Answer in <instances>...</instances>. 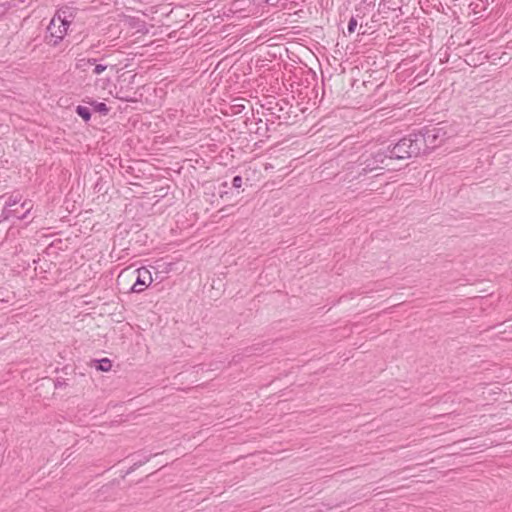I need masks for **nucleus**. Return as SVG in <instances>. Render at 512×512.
<instances>
[{"mask_svg": "<svg viewBox=\"0 0 512 512\" xmlns=\"http://www.w3.org/2000/svg\"><path fill=\"white\" fill-rule=\"evenodd\" d=\"M445 136L446 132L444 131L443 127H433L427 129L424 134V140L427 145L436 147L445 139Z\"/></svg>", "mask_w": 512, "mask_h": 512, "instance_id": "39448f33", "label": "nucleus"}, {"mask_svg": "<svg viewBox=\"0 0 512 512\" xmlns=\"http://www.w3.org/2000/svg\"><path fill=\"white\" fill-rule=\"evenodd\" d=\"M411 147V140L402 139L398 143H396L393 147H386L387 155L390 159H404L411 156V151L409 148Z\"/></svg>", "mask_w": 512, "mask_h": 512, "instance_id": "20e7f679", "label": "nucleus"}, {"mask_svg": "<svg viewBox=\"0 0 512 512\" xmlns=\"http://www.w3.org/2000/svg\"><path fill=\"white\" fill-rule=\"evenodd\" d=\"M76 112L85 121H88L91 118L90 110L85 106H78Z\"/></svg>", "mask_w": 512, "mask_h": 512, "instance_id": "1a4fd4ad", "label": "nucleus"}, {"mask_svg": "<svg viewBox=\"0 0 512 512\" xmlns=\"http://www.w3.org/2000/svg\"><path fill=\"white\" fill-rule=\"evenodd\" d=\"M95 58H78L76 61V68L81 71H86L88 66H93L95 64Z\"/></svg>", "mask_w": 512, "mask_h": 512, "instance_id": "0eeeda50", "label": "nucleus"}, {"mask_svg": "<svg viewBox=\"0 0 512 512\" xmlns=\"http://www.w3.org/2000/svg\"><path fill=\"white\" fill-rule=\"evenodd\" d=\"M357 25H358V22H357L356 18L351 17L349 20V23H348V27H347L348 33L352 34L356 30Z\"/></svg>", "mask_w": 512, "mask_h": 512, "instance_id": "f8f14e48", "label": "nucleus"}, {"mask_svg": "<svg viewBox=\"0 0 512 512\" xmlns=\"http://www.w3.org/2000/svg\"><path fill=\"white\" fill-rule=\"evenodd\" d=\"M20 195H11L5 201V204L1 211L2 220L9 218L26 219L28 214L33 208L31 200L21 201Z\"/></svg>", "mask_w": 512, "mask_h": 512, "instance_id": "f03ea898", "label": "nucleus"}, {"mask_svg": "<svg viewBox=\"0 0 512 512\" xmlns=\"http://www.w3.org/2000/svg\"><path fill=\"white\" fill-rule=\"evenodd\" d=\"M112 367L111 361L107 358H104L99 361L98 369L101 371H109Z\"/></svg>", "mask_w": 512, "mask_h": 512, "instance_id": "9b49d317", "label": "nucleus"}, {"mask_svg": "<svg viewBox=\"0 0 512 512\" xmlns=\"http://www.w3.org/2000/svg\"><path fill=\"white\" fill-rule=\"evenodd\" d=\"M134 273L136 274V281L131 287V292L141 293L153 282L151 272L146 267H140Z\"/></svg>", "mask_w": 512, "mask_h": 512, "instance_id": "7ed1b4c3", "label": "nucleus"}, {"mask_svg": "<svg viewBox=\"0 0 512 512\" xmlns=\"http://www.w3.org/2000/svg\"><path fill=\"white\" fill-rule=\"evenodd\" d=\"M387 150H386V147L383 148V149H380L376 154H375V161L374 163L375 164H379V163H383L384 162V159L385 158H389V156L387 155Z\"/></svg>", "mask_w": 512, "mask_h": 512, "instance_id": "9d476101", "label": "nucleus"}, {"mask_svg": "<svg viewBox=\"0 0 512 512\" xmlns=\"http://www.w3.org/2000/svg\"><path fill=\"white\" fill-rule=\"evenodd\" d=\"M232 185L235 188H240L242 186V178L240 176H235L232 180Z\"/></svg>", "mask_w": 512, "mask_h": 512, "instance_id": "ddd939ff", "label": "nucleus"}, {"mask_svg": "<svg viewBox=\"0 0 512 512\" xmlns=\"http://www.w3.org/2000/svg\"><path fill=\"white\" fill-rule=\"evenodd\" d=\"M97 110H98V111H101V112H102V111H103V112H107V111H108V109H107V107H106V104H104V103H98V105H97Z\"/></svg>", "mask_w": 512, "mask_h": 512, "instance_id": "4468645a", "label": "nucleus"}, {"mask_svg": "<svg viewBox=\"0 0 512 512\" xmlns=\"http://www.w3.org/2000/svg\"><path fill=\"white\" fill-rule=\"evenodd\" d=\"M72 19V12L68 8L56 12L47 28L53 45H57L65 37Z\"/></svg>", "mask_w": 512, "mask_h": 512, "instance_id": "f257e3e1", "label": "nucleus"}, {"mask_svg": "<svg viewBox=\"0 0 512 512\" xmlns=\"http://www.w3.org/2000/svg\"><path fill=\"white\" fill-rule=\"evenodd\" d=\"M111 85L110 77H100L95 79L93 87L95 91L106 90Z\"/></svg>", "mask_w": 512, "mask_h": 512, "instance_id": "423d86ee", "label": "nucleus"}, {"mask_svg": "<svg viewBox=\"0 0 512 512\" xmlns=\"http://www.w3.org/2000/svg\"><path fill=\"white\" fill-rule=\"evenodd\" d=\"M109 68L108 65H104L101 63H96L93 65V74L94 75H101ZM114 69V66H110V70L112 71Z\"/></svg>", "mask_w": 512, "mask_h": 512, "instance_id": "6e6552de", "label": "nucleus"}]
</instances>
